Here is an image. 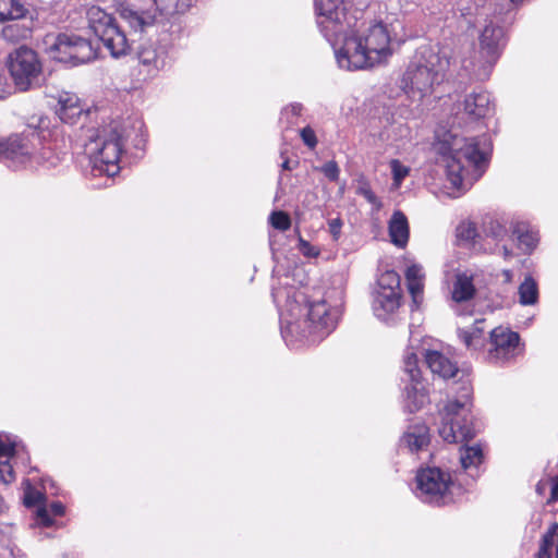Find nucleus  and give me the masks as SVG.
Segmentation results:
<instances>
[{
	"instance_id": "46",
	"label": "nucleus",
	"mask_w": 558,
	"mask_h": 558,
	"mask_svg": "<svg viewBox=\"0 0 558 558\" xmlns=\"http://www.w3.org/2000/svg\"><path fill=\"white\" fill-rule=\"evenodd\" d=\"M299 250L304 256L307 257H316L319 255V250L311 245L310 242L302 238L299 239Z\"/></svg>"
},
{
	"instance_id": "20",
	"label": "nucleus",
	"mask_w": 558,
	"mask_h": 558,
	"mask_svg": "<svg viewBox=\"0 0 558 558\" xmlns=\"http://www.w3.org/2000/svg\"><path fill=\"white\" fill-rule=\"evenodd\" d=\"M389 238L393 245L403 248L409 241V223L405 215L395 211L388 223Z\"/></svg>"
},
{
	"instance_id": "54",
	"label": "nucleus",
	"mask_w": 558,
	"mask_h": 558,
	"mask_svg": "<svg viewBox=\"0 0 558 558\" xmlns=\"http://www.w3.org/2000/svg\"><path fill=\"white\" fill-rule=\"evenodd\" d=\"M282 168L286 169V170H289L290 169V166H289V161L286 160L283 163H282Z\"/></svg>"
},
{
	"instance_id": "50",
	"label": "nucleus",
	"mask_w": 558,
	"mask_h": 558,
	"mask_svg": "<svg viewBox=\"0 0 558 558\" xmlns=\"http://www.w3.org/2000/svg\"><path fill=\"white\" fill-rule=\"evenodd\" d=\"M5 138H0V160L4 157Z\"/></svg>"
},
{
	"instance_id": "22",
	"label": "nucleus",
	"mask_w": 558,
	"mask_h": 558,
	"mask_svg": "<svg viewBox=\"0 0 558 558\" xmlns=\"http://www.w3.org/2000/svg\"><path fill=\"white\" fill-rule=\"evenodd\" d=\"M425 361L432 373L442 378L453 377L457 372V365L438 351H427Z\"/></svg>"
},
{
	"instance_id": "56",
	"label": "nucleus",
	"mask_w": 558,
	"mask_h": 558,
	"mask_svg": "<svg viewBox=\"0 0 558 558\" xmlns=\"http://www.w3.org/2000/svg\"><path fill=\"white\" fill-rule=\"evenodd\" d=\"M556 558H558V544H557V556H556Z\"/></svg>"
},
{
	"instance_id": "53",
	"label": "nucleus",
	"mask_w": 558,
	"mask_h": 558,
	"mask_svg": "<svg viewBox=\"0 0 558 558\" xmlns=\"http://www.w3.org/2000/svg\"><path fill=\"white\" fill-rule=\"evenodd\" d=\"M505 258H509L512 253L506 246L502 247Z\"/></svg>"
},
{
	"instance_id": "8",
	"label": "nucleus",
	"mask_w": 558,
	"mask_h": 558,
	"mask_svg": "<svg viewBox=\"0 0 558 558\" xmlns=\"http://www.w3.org/2000/svg\"><path fill=\"white\" fill-rule=\"evenodd\" d=\"M9 71L21 90H27L41 73V63L37 53L27 47H20L9 54Z\"/></svg>"
},
{
	"instance_id": "40",
	"label": "nucleus",
	"mask_w": 558,
	"mask_h": 558,
	"mask_svg": "<svg viewBox=\"0 0 558 558\" xmlns=\"http://www.w3.org/2000/svg\"><path fill=\"white\" fill-rule=\"evenodd\" d=\"M404 371L409 374L411 381H416V379H420L417 356L414 352H407L404 356Z\"/></svg>"
},
{
	"instance_id": "32",
	"label": "nucleus",
	"mask_w": 558,
	"mask_h": 558,
	"mask_svg": "<svg viewBox=\"0 0 558 558\" xmlns=\"http://www.w3.org/2000/svg\"><path fill=\"white\" fill-rule=\"evenodd\" d=\"M378 291L401 293L400 276L395 270H387L378 278Z\"/></svg>"
},
{
	"instance_id": "18",
	"label": "nucleus",
	"mask_w": 558,
	"mask_h": 558,
	"mask_svg": "<svg viewBox=\"0 0 558 558\" xmlns=\"http://www.w3.org/2000/svg\"><path fill=\"white\" fill-rule=\"evenodd\" d=\"M58 104L57 112L60 119L66 123H74L84 111L81 99L72 93L64 92L60 94Z\"/></svg>"
},
{
	"instance_id": "9",
	"label": "nucleus",
	"mask_w": 558,
	"mask_h": 558,
	"mask_svg": "<svg viewBox=\"0 0 558 558\" xmlns=\"http://www.w3.org/2000/svg\"><path fill=\"white\" fill-rule=\"evenodd\" d=\"M51 156L52 153L48 148H44L39 154H35L29 135L12 134L5 138L3 160L11 162L15 167L39 165L48 161Z\"/></svg>"
},
{
	"instance_id": "19",
	"label": "nucleus",
	"mask_w": 558,
	"mask_h": 558,
	"mask_svg": "<svg viewBox=\"0 0 558 558\" xmlns=\"http://www.w3.org/2000/svg\"><path fill=\"white\" fill-rule=\"evenodd\" d=\"M120 15L125 20L131 27L142 29L144 26L150 24L155 19V14L149 7L125 5L121 7Z\"/></svg>"
},
{
	"instance_id": "3",
	"label": "nucleus",
	"mask_w": 558,
	"mask_h": 558,
	"mask_svg": "<svg viewBox=\"0 0 558 558\" xmlns=\"http://www.w3.org/2000/svg\"><path fill=\"white\" fill-rule=\"evenodd\" d=\"M449 64L445 51L432 47L422 48L403 74L404 92L413 100L432 96L444 82Z\"/></svg>"
},
{
	"instance_id": "14",
	"label": "nucleus",
	"mask_w": 558,
	"mask_h": 558,
	"mask_svg": "<svg viewBox=\"0 0 558 558\" xmlns=\"http://www.w3.org/2000/svg\"><path fill=\"white\" fill-rule=\"evenodd\" d=\"M308 319L316 332L328 335L337 324V311L330 310L325 301L314 302L308 307Z\"/></svg>"
},
{
	"instance_id": "17",
	"label": "nucleus",
	"mask_w": 558,
	"mask_h": 558,
	"mask_svg": "<svg viewBox=\"0 0 558 558\" xmlns=\"http://www.w3.org/2000/svg\"><path fill=\"white\" fill-rule=\"evenodd\" d=\"M502 35V29L493 23L487 24L482 31L480 36V45L485 49V56L488 62L498 60Z\"/></svg>"
},
{
	"instance_id": "2",
	"label": "nucleus",
	"mask_w": 558,
	"mask_h": 558,
	"mask_svg": "<svg viewBox=\"0 0 558 558\" xmlns=\"http://www.w3.org/2000/svg\"><path fill=\"white\" fill-rule=\"evenodd\" d=\"M435 149L454 189L470 187L486 169L487 156L480 148L476 137H465L449 131L439 138Z\"/></svg>"
},
{
	"instance_id": "33",
	"label": "nucleus",
	"mask_w": 558,
	"mask_h": 558,
	"mask_svg": "<svg viewBox=\"0 0 558 558\" xmlns=\"http://www.w3.org/2000/svg\"><path fill=\"white\" fill-rule=\"evenodd\" d=\"M29 28L21 24H9L2 28L1 35L8 41H19L29 36Z\"/></svg>"
},
{
	"instance_id": "35",
	"label": "nucleus",
	"mask_w": 558,
	"mask_h": 558,
	"mask_svg": "<svg viewBox=\"0 0 558 558\" xmlns=\"http://www.w3.org/2000/svg\"><path fill=\"white\" fill-rule=\"evenodd\" d=\"M391 173H392V180H393V187L399 189L402 184V181L409 175L410 168L405 165H403L398 159H392L389 162Z\"/></svg>"
},
{
	"instance_id": "31",
	"label": "nucleus",
	"mask_w": 558,
	"mask_h": 558,
	"mask_svg": "<svg viewBox=\"0 0 558 558\" xmlns=\"http://www.w3.org/2000/svg\"><path fill=\"white\" fill-rule=\"evenodd\" d=\"M460 461L463 469L477 466L483 461V450L481 446L474 445L462 448L460 452Z\"/></svg>"
},
{
	"instance_id": "23",
	"label": "nucleus",
	"mask_w": 558,
	"mask_h": 558,
	"mask_svg": "<svg viewBox=\"0 0 558 558\" xmlns=\"http://www.w3.org/2000/svg\"><path fill=\"white\" fill-rule=\"evenodd\" d=\"M405 279L408 284V290L413 298L415 303L418 302L423 294L424 290V279L425 274L423 271L422 266L417 264H412L407 268Z\"/></svg>"
},
{
	"instance_id": "1",
	"label": "nucleus",
	"mask_w": 558,
	"mask_h": 558,
	"mask_svg": "<svg viewBox=\"0 0 558 558\" xmlns=\"http://www.w3.org/2000/svg\"><path fill=\"white\" fill-rule=\"evenodd\" d=\"M390 41L386 24L380 21L364 23L355 31L343 33L341 44L335 48L337 62L347 70L380 64L392 53Z\"/></svg>"
},
{
	"instance_id": "30",
	"label": "nucleus",
	"mask_w": 558,
	"mask_h": 558,
	"mask_svg": "<svg viewBox=\"0 0 558 558\" xmlns=\"http://www.w3.org/2000/svg\"><path fill=\"white\" fill-rule=\"evenodd\" d=\"M538 300V288L532 277H526L519 287V301L522 305H534Z\"/></svg>"
},
{
	"instance_id": "21",
	"label": "nucleus",
	"mask_w": 558,
	"mask_h": 558,
	"mask_svg": "<svg viewBox=\"0 0 558 558\" xmlns=\"http://www.w3.org/2000/svg\"><path fill=\"white\" fill-rule=\"evenodd\" d=\"M465 113L473 119L485 118L490 112L488 93L480 92L468 95L463 102Z\"/></svg>"
},
{
	"instance_id": "24",
	"label": "nucleus",
	"mask_w": 558,
	"mask_h": 558,
	"mask_svg": "<svg viewBox=\"0 0 558 558\" xmlns=\"http://www.w3.org/2000/svg\"><path fill=\"white\" fill-rule=\"evenodd\" d=\"M402 442L411 452L424 449L429 442L428 428L425 425L411 427L403 436Z\"/></svg>"
},
{
	"instance_id": "41",
	"label": "nucleus",
	"mask_w": 558,
	"mask_h": 558,
	"mask_svg": "<svg viewBox=\"0 0 558 558\" xmlns=\"http://www.w3.org/2000/svg\"><path fill=\"white\" fill-rule=\"evenodd\" d=\"M270 223L274 228L281 230V231H286L290 228L291 220L287 213L274 211L270 215Z\"/></svg>"
},
{
	"instance_id": "36",
	"label": "nucleus",
	"mask_w": 558,
	"mask_h": 558,
	"mask_svg": "<svg viewBox=\"0 0 558 558\" xmlns=\"http://www.w3.org/2000/svg\"><path fill=\"white\" fill-rule=\"evenodd\" d=\"M46 501V497L45 495L35 489L34 487H32L29 481H25V489H24V504L27 506V507H33V506H40V507H44V502Z\"/></svg>"
},
{
	"instance_id": "42",
	"label": "nucleus",
	"mask_w": 558,
	"mask_h": 558,
	"mask_svg": "<svg viewBox=\"0 0 558 558\" xmlns=\"http://www.w3.org/2000/svg\"><path fill=\"white\" fill-rule=\"evenodd\" d=\"M356 192L360 195L364 196L368 203L376 205L378 208L380 207V203L378 202L375 194L372 192L371 186L367 182L361 181L356 189Z\"/></svg>"
},
{
	"instance_id": "7",
	"label": "nucleus",
	"mask_w": 558,
	"mask_h": 558,
	"mask_svg": "<svg viewBox=\"0 0 558 558\" xmlns=\"http://www.w3.org/2000/svg\"><path fill=\"white\" fill-rule=\"evenodd\" d=\"M439 435L450 444L469 441L475 436L468 401H451L444 408Z\"/></svg>"
},
{
	"instance_id": "25",
	"label": "nucleus",
	"mask_w": 558,
	"mask_h": 558,
	"mask_svg": "<svg viewBox=\"0 0 558 558\" xmlns=\"http://www.w3.org/2000/svg\"><path fill=\"white\" fill-rule=\"evenodd\" d=\"M427 392L424 385L416 379L407 387V408L410 412L420 410L427 402Z\"/></svg>"
},
{
	"instance_id": "49",
	"label": "nucleus",
	"mask_w": 558,
	"mask_h": 558,
	"mask_svg": "<svg viewBox=\"0 0 558 558\" xmlns=\"http://www.w3.org/2000/svg\"><path fill=\"white\" fill-rule=\"evenodd\" d=\"M550 477L542 478L536 485V493L541 496H544L546 490L549 489Z\"/></svg>"
},
{
	"instance_id": "47",
	"label": "nucleus",
	"mask_w": 558,
	"mask_h": 558,
	"mask_svg": "<svg viewBox=\"0 0 558 558\" xmlns=\"http://www.w3.org/2000/svg\"><path fill=\"white\" fill-rule=\"evenodd\" d=\"M549 492L550 496L547 499V504L551 505L558 500V475L555 477H550Z\"/></svg>"
},
{
	"instance_id": "34",
	"label": "nucleus",
	"mask_w": 558,
	"mask_h": 558,
	"mask_svg": "<svg viewBox=\"0 0 558 558\" xmlns=\"http://www.w3.org/2000/svg\"><path fill=\"white\" fill-rule=\"evenodd\" d=\"M558 541V526L555 525L550 531H548L544 537L539 550L537 553V558H550L551 549Z\"/></svg>"
},
{
	"instance_id": "39",
	"label": "nucleus",
	"mask_w": 558,
	"mask_h": 558,
	"mask_svg": "<svg viewBox=\"0 0 558 558\" xmlns=\"http://www.w3.org/2000/svg\"><path fill=\"white\" fill-rule=\"evenodd\" d=\"M140 62L143 65L158 70L161 63L157 52L153 48H143L138 53Z\"/></svg>"
},
{
	"instance_id": "12",
	"label": "nucleus",
	"mask_w": 558,
	"mask_h": 558,
	"mask_svg": "<svg viewBox=\"0 0 558 558\" xmlns=\"http://www.w3.org/2000/svg\"><path fill=\"white\" fill-rule=\"evenodd\" d=\"M488 356L496 362H506L520 352L519 335L504 327H497L490 332Z\"/></svg>"
},
{
	"instance_id": "26",
	"label": "nucleus",
	"mask_w": 558,
	"mask_h": 558,
	"mask_svg": "<svg viewBox=\"0 0 558 558\" xmlns=\"http://www.w3.org/2000/svg\"><path fill=\"white\" fill-rule=\"evenodd\" d=\"M190 0H144L149 2L154 13L159 11L162 14L172 15L183 13L190 5Z\"/></svg>"
},
{
	"instance_id": "29",
	"label": "nucleus",
	"mask_w": 558,
	"mask_h": 558,
	"mask_svg": "<svg viewBox=\"0 0 558 558\" xmlns=\"http://www.w3.org/2000/svg\"><path fill=\"white\" fill-rule=\"evenodd\" d=\"M496 61L497 60L488 62L485 56V49L480 46L478 50L474 51L471 59L472 71L478 78L484 80L489 75Z\"/></svg>"
},
{
	"instance_id": "48",
	"label": "nucleus",
	"mask_w": 558,
	"mask_h": 558,
	"mask_svg": "<svg viewBox=\"0 0 558 558\" xmlns=\"http://www.w3.org/2000/svg\"><path fill=\"white\" fill-rule=\"evenodd\" d=\"M329 231L332 234L333 239L337 240L340 235L342 223L340 219H332L328 222Z\"/></svg>"
},
{
	"instance_id": "28",
	"label": "nucleus",
	"mask_w": 558,
	"mask_h": 558,
	"mask_svg": "<svg viewBox=\"0 0 558 558\" xmlns=\"http://www.w3.org/2000/svg\"><path fill=\"white\" fill-rule=\"evenodd\" d=\"M482 320H477L468 329H459L458 335L468 349L476 350L483 347V328Z\"/></svg>"
},
{
	"instance_id": "38",
	"label": "nucleus",
	"mask_w": 558,
	"mask_h": 558,
	"mask_svg": "<svg viewBox=\"0 0 558 558\" xmlns=\"http://www.w3.org/2000/svg\"><path fill=\"white\" fill-rule=\"evenodd\" d=\"M477 235L476 227L473 222L463 221L457 227V238L463 242H472Z\"/></svg>"
},
{
	"instance_id": "52",
	"label": "nucleus",
	"mask_w": 558,
	"mask_h": 558,
	"mask_svg": "<svg viewBox=\"0 0 558 558\" xmlns=\"http://www.w3.org/2000/svg\"><path fill=\"white\" fill-rule=\"evenodd\" d=\"M291 111L293 112V114H299L301 112V106L300 105H292L291 106Z\"/></svg>"
},
{
	"instance_id": "43",
	"label": "nucleus",
	"mask_w": 558,
	"mask_h": 558,
	"mask_svg": "<svg viewBox=\"0 0 558 558\" xmlns=\"http://www.w3.org/2000/svg\"><path fill=\"white\" fill-rule=\"evenodd\" d=\"M518 240H519V246L522 247L526 252L532 251L536 246V243H537V238L532 232L521 233L518 236Z\"/></svg>"
},
{
	"instance_id": "11",
	"label": "nucleus",
	"mask_w": 558,
	"mask_h": 558,
	"mask_svg": "<svg viewBox=\"0 0 558 558\" xmlns=\"http://www.w3.org/2000/svg\"><path fill=\"white\" fill-rule=\"evenodd\" d=\"M416 483L420 496L425 501L439 504L447 498L451 477L438 468H428L417 473Z\"/></svg>"
},
{
	"instance_id": "15",
	"label": "nucleus",
	"mask_w": 558,
	"mask_h": 558,
	"mask_svg": "<svg viewBox=\"0 0 558 558\" xmlns=\"http://www.w3.org/2000/svg\"><path fill=\"white\" fill-rule=\"evenodd\" d=\"M482 271L465 270L458 272L451 287V299L456 303H463L472 300L476 293L475 282H480Z\"/></svg>"
},
{
	"instance_id": "6",
	"label": "nucleus",
	"mask_w": 558,
	"mask_h": 558,
	"mask_svg": "<svg viewBox=\"0 0 558 558\" xmlns=\"http://www.w3.org/2000/svg\"><path fill=\"white\" fill-rule=\"evenodd\" d=\"M46 44L49 56L59 62L77 65L97 57L92 41L75 34H58L48 37Z\"/></svg>"
},
{
	"instance_id": "5",
	"label": "nucleus",
	"mask_w": 558,
	"mask_h": 558,
	"mask_svg": "<svg viewBox=\"0 0 558 558\" xmlns=\"http://www.w3.org/2000/svg\"><path fill=\"white\" fill-rule=\"evenodd\" d=\"M89 28L97 35L113 58L125 56L130 51V43L125 33L117 25L114 19L98 5L86 11Z\"/></svg>"
},
{
	"instance_id": "27",
	"label": "nucleus",
	"mask_w": 558,
	"mask_h": 558,
	"mask_svg": "<svg viewBox=\"0 0 558 558\" xmlns=\"http://www.w3.org/2000/svg\"><path fill=\"white\" fill-rule=\"evenodd\" d=\"M27 12L28 10L19 0H0V22L23 19Z\"/></svg>"
},
{
	"instance_id": "45",
	"label": "nucleus",
	"mask_w": 558,
	"mask_h": 558,
	"mask_svg": "<svg viewBox=\"0 0 558 558\" xmlns=\"http://www.w3.org/2000/svg\"><path fill=\"white\" fill-rule=\"evenodd\" d=\"M302 141L310 148H315L317 145V137L314 130L311 126H305L300 131Z\"/></svg>"
},
{
	"instance_id": "13",
	"label": "nucleus",
	"mask_w": 558,
	"mask_h": 558,
	"mask_svg": "<svg viewBox=\"0 0 558 558\" xmlns=\"http://www.w3.org/2000/svg\"><path fill=\"white\" fill-rule=\"evenodd\" d=\"M24 448L9 435L0 434V481L8 485L15 481L13 463L24 460Z\"/></svg>"
},
{
	"instance_id": "4",
	"label": "nucleus",
	"mask_w": 558,
	"mask_h": 558,
	"mask_svg": "<svg viewBox=\"0 0 558 558\" xmlns=\"http://www.w3.org/2000/svg\"><path fill=\"white\" fill-rule=\"evenodd\" d=\"M123 148L124 134L119 122H110L92 130L85 144L94 169L108 177L119 173Z\"/></svg>"
},
{
	"instance_id": "51",
	"label": "nucleus",
	"mask_w": 558,
	"mask_h": 558,
	"mask_svg": "<svg viewBox=\"0 0 558 558\" xmlns=\"http://www.w3.org/2000/svg\"><path fill=\"white\" fill-rule=\"evenodd\" d=\"M502 275H504V277H505V281H506V282H508V283H509V282H511V281H512V272H511L510 270H508V269L504 270V271H502Z\"/></svg>"
},
{
	"instance_id": "10",
	"label": "nucleus",
	"mask_w": 558,
	"mask_h": 558,
	"mask_svg": "<svg viewBox=\"0 0 558 558\" xmlns=\"http://www.w3.org/2000/svg\"><path fill=\"white\" fill-rule=\"evenodd\" d=\"M367 0H316V10L322 17L323 27L332 34L340 35L343 25L349 24L348 5H364Z\"/></svg>"
},
{
	"instance_id": "16",
	"label": "nucleus",
	"mask_w": 558,
	"mask_h": 558,
	"mask_svg": "<svg viewBox=\"0 0 558 558\" xmlns=\"http://www.w3.org/2000/svg\"><path fill=\"white\" fill-rule=\"evenodd\" d=\"M401 304V293L393 291H376L373 311L374 314L383 320L393 315Z\"/></svg>"
},
{
	"instance_id": "55",
	"label": "nucleus",
	"mask_w": 558,
	"mask_h": 558,
	"mask_svg": "<svg viewBox=\"0 0 558 558\" xmlns=\"http://www.w3.org/2000/svg\"><path fill=\"white\" fill-rule=\"evenodd\" d=\"M4 510L3 499L0 497V513Z\"/></svg>"
},
{
	"instance_id": "44",
	"label": "nucleus",
	"mask_w": 558,
	"mask_h": 558,
	"mask_svg": "<svg viewBox=\"0 0 558 558\" xmlns=\"http://www.w3.org/2000/svg\"><path fill=\"white\" fill-rule=\"evenodd\" d=\"M320 171L327 177L330 181H337L339 178V167L336 161L330 160L327 161L322 168Z\"/></svg>"
},
{
	"instance_id": "37",
	"label": "nucleus",
	"mask_w": 558,
	"mask_h": 558,
	"mask_svg": "<svg viewBox=\"0 0 558 558\" xmlns=\"http://www.w3.org/2000/svg\"><path fill=\"white\" fill-rule=\"evenodd\" d=\"M50 512L53 515H62L64 513V506L61 502H53L50 506ZM37 518L45 526H50L52 524V520L49 517V510L46 507L38 508Z\"/></svg>"
}]
</instances>
